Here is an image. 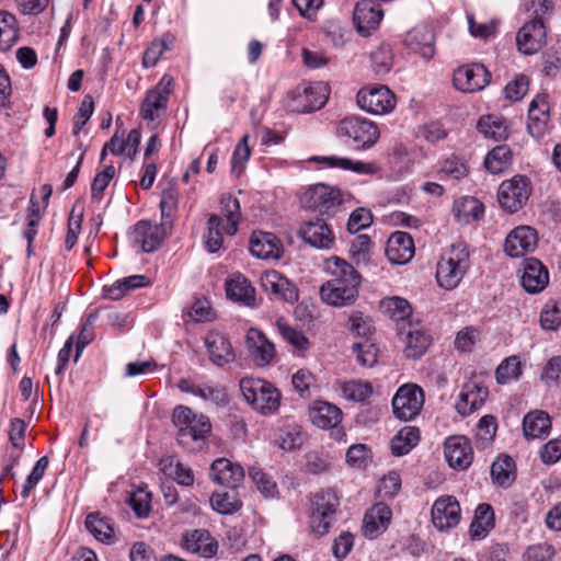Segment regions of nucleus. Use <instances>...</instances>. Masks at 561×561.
I'll return each instance as SVG.
<instances>
[{
	"label": "nucleus",
	"instance_id": "1",
	"mask_svg": "<svg viewBox=\"0 0 561 561\" xmlns=\"http://www.w3.org/2000/svg\"><path fill=\"white\" fill-rule=\"evenodd\" d=\"M324 271L330 278L320 287L321 300L335 308L352 306L359 295V272L346 260L335 255L325 260Z\"/></svg>",
	"mask_w": 561,
	"mask_h": 561
},
{
	"label": "nucleus",
	"instance_id": "2",
	"mask_svg": "<svg viewBox=\"0 0 561 561\" xmlns=\"http://www.w3.org/2000/svg\"><path fill=\"white\" fill-rule=\"evenodd\" d=\"M173 424L176 427L179 445L188 451L201 449L211 431L207 416L195 414L190 408L179 405L173 410Z\"/></svg>",
	"mask_w": 561,
	"mask_h": 561
},
{
	"label": "nucleus",
	"instance_id": "3",
	"mask_svg": "<svg viewBox=\"0 0 561 561\" xmlns=\"http://www.w3.org/2000/svg\"><path fill=\"white\" fill-rule=\"evenodd\" d=\"M469 268L468 247L463 242L454 243L442 253L437 262V284L446 290H453L459 286Z\"/></svg>",
	"mask_w": 561,
	"mask_h": 561
},
{
	"label": "nucleus",
	"instance_id": "4",
	"mask_svg": "<svg viewBox=\"0 0 561 561\" xmlns=\"http://www.w3.org/2000/svg\"><path fill=\"white\" fill-rule=\"evenodd\" d=\"M240 390L245 401L264 415L275 413L280 405V391L266 380L253 377L242 378Z\"/></svg>",
	"mask_w": 561,
	"mask_h": 561
},
{
	"label": "nucleus",
	"instance_id": "5",
	"mask_svg": "<svg viewBox=\"0 0 561 561\" xmlns=\"http://www.w3.org/2000/svg\"><path fill=\"white\" fill-rule=\"evenodd\" d=\"M339 134L346 137L354 149L368 150L377 144L380 129L375 122L365 117L348 116L340 122Z\"/></svg>",
	"mask_w": 561,
	"mask_h": 561
},
{
	"label": "nucleus",
	"instance_id": "6",
	"mask_svg": "<svg viewBox=\"0 0 561 561\" xmlns=\"http://www.w3.org/2000/svg\"><path fill=\"white\" fill-rule=\"evenodd\" d=\"M339 505V497L331 490L320 491L311 497L309 524L313 534L320 537L328 534Z\"/></svg>",
	"mask_w": 561,
	"mask_h": 561
},
{
	"label": "nucleus",
	"instance_id": "7",
	"mask_svg": "<svg viewBox=\"0 0 561 561\" xmlns=\"http://www.w3.org/2000/svg\"><path fill=\"white\" fill-rule=\"evenodd\" d=\"M425 402L423 389L415 383L400 386L392 398V411L397 419L408 422L414 420Z\"/></svg>",
	"mask_w": 561,
	"mask_h": 561
},
{
	"label": "nucleus",
	"instance_id": "8",
	"mask_svg": "<svg viewBox=\"0 0 561 561\" xmlns=\"http://www.w3.org/2000/svg\"><path fill=\"white\" fill-rule=\"evenodd\" d=\"M171 222L162 221L161 224H153L149 220L138 221L131 232L130 240L134 245H137L145 253L157 251L163 240L171 232Z\"/></svg>",
	"mask_w": 561,
	"mask_h": 561
},
{
	"label": "nucleus",
	"instance_id": "9",
	"mask_svg": "<svg viewBox=\"0 0 561 561\" xmlns=\"http://www.w3.org/2000/svg\"><path fill=\"white\" fill-rule=\"evenodd\" d=\"M356 101L360 110L373 115L389 114L397 104L394 93L386 85L360 89L357 92Z\"/></svg>",
	"mask_w": 561,
	"mask_h": 561
},
{
	"label": "nucleus",
	"instance_id": "10",
	"mask_svg": "<svg viewBox=\"0 0 561 561\" xmlns=\"http://www.w3.org/2000/svg\"><path fill=\"white\" fill-rule=\"evenodd\" d=\"M301 206L306 209L330 214L342 203L341 191L323 183L309 186L300 197Z\"/></svg>",
	"mask_w": 561,
	"mask_h": 561
},
{
	"label": "nucleus",
	"instance_id": "11",
	"mask_svg": "<svg viewBox=\"0 0 561 561\" xmlns=\"http://www.w3.org/2000/svg\"><path fill=\"white\" fill-rule=\"evenodd\" d=\"M497 194L500 205L510 213H515L527 203L531 194V183L524 175H515L501 183Z\"/></svg>",
	"mask_w": 561,
	"mask_h": 561
},
{
	"label": "nucleus",
	"instance_id": "12",
	"mask_svg": "<svg viewBox=\"0 0 561 561\" xmlns=\"http://www.w3.org/2000/svg\"><path fill=\"white\" fill-rule=\"evenodd\" d=\"M173 88L172 77L164 75L154 88L149 90L140 106V116L146 121H154L160 112L165 111Z\"/></svg>",
	"mask_w": 561,
	"mask_h": 561
},
{
	"label": "nucleus",
	"instance_id": "13",
	"mask_svg": "<svg viewBox=\"0 0 561 561\" xmlns=\"http://www.w3.org/2000/svg\"><path fill=\"white\" fill-rule=\"evenodd\" d=\"M491 73L482 64L459 67L453 76L454 87L466 93L483 90L490 82Z\"/></svg>",
	"mask_w": 561,
	"mask_h": 561
},
{
	"label": "nucleus",
	"instance_id": "14",
	"mask_svg": "<svg viewBox=\"0 0 561 561\" xmlns=\"http://www.w3.org/2000/svg\"><path fill=\"white\" fill-rule=\"evenodd\" d=\"M245 346L250 358L257 367H267L276 358V348L274 343L256 328L248 330L245 335Z\"/></svg>",
	"mask_w": 561,
	"mask_h": 561
},
{
	"label": "nucleus",
	"instance_id": "15",
	"mask_svg": "<svg viewBox=\"0 0 561 561\" xmlns=\"http://www.w3.org/2000/svg\"><path fill=\"white\" fill-rule=\"evenodd\" d=\"M546 26L542 20L531 19L517 32L516 44L524 55H534L546 44Z\"/></svg>",
	"mask_w": 561,
	"mask_h": 561
},
{
	"label": "nucleus",
	"instance_id": "16",
	"mask_svg": "<svg viewBox=\"0 0 561 561\" xmlns=\"http://www.w3.org/2000/svg\"><path fill=\"white\" fill-rule=\"evenodd\" d=\"M460 513V505L456 497L451 495L440 496L432 507L433 525L439 531L451 529L459 524Z\"/></svg>",
	"mask_w": 561,
	"mask_h": 561
},
{
	"label": "nucleus",
	"instance_id": "17",
	"mask_svg": "<svg viewBox=\"0 0 561 561\" xmlns=\"http://www.w3.org/2000/svg\"><path fill=\"white\" fill-rule=\"evenodd\" d=\"M261 286L267 294L288 304L298 301L297 287L283 274L275 270L265 271L261 275Z\"/></svg>",
	"mask_w": 561,
	"mask_h": 561
},
{
	"label": "nucleus",
	"instance_id": "18",
	"mask_svg": "<svg viewBox=\"0 0 561 561\" xmlns=\"http://www.w3.org/2000/svg\"><path fill=\"white\" fill-rule=\"evenodd\" d=\"M536 230L529 226H519L506 237L504 250L511 257H520L537 248Z\"/></svg>",
	"mask_w": 561,
	"mask_h": 561
},
{
	"label": "nucleus",
	"instance_id": "19",
	"mask_svg": "<svg viewBox=\"0 0 561 561\" xmlns=\"http://www.w3.org/2000/svg\"><path fill=\"white\" fill-rule=\"evenodd\" d=\"M444 454L451 468L465 470L473 460V450L469 439L461 435L450 436L445 440Z\"/></svg>",
	"mask_w": 561,
	"mask_h": 561
},
{
	"label": "nucleus",
	"instance_id": "20",
	"mask_svg": "<svg viewBox=\"0 0 561 561\" xmlns=\"http://www.w3.org/2000/svg\"><path fill=\"white\" fill-rule=\"evenodd\" d=\"M383 18V11L378 2L360 0L356 3L353 20L362 35H369L376 30Z\"/></svg>",
	"mask_w": 561,
	"mask_h": 561
},
{
	"label": "nucleus",
	"instance_id": "21",
	"mask_svg": "<svg viewBox=\"0 0 561 561\" xmlns=\"http://www.w3.org/2000/svg\"><path fill=\"white\" fill-rule=\"evenodd\" d=\"M520 284L529 294L541 293L549 284V272L547 267L538 259H525L523 262Z\"/></svg>",
	"mask_w": 561,
	"mask_h": 561
},
{
	"label": "nucleus",
	"instance_id": "22",
	"mask_svg": "<svg viewBox=\"0 0 561 561\" xmlns=\"http://www.w3.org/2000/svg\"><path fill=\"white\" fill-rule=\"evenodd\" d=\"M302 240L317 249H331L334 244V233L328 224L320 218L308 220L299 229Z\"/></svg>",
	"mask_w": 561,
	"mask_h": 561
},
{
	"label": "nucleus",
	"instance_id": "23",
	"mask_svg": "<svg viewBox=\"0 0 561 561\" xmlns=\"http://www.w3.org/2000/svg\"><path fill=\"white\" fill-rule=\"evenodd\" d=\"M488 396L489 390L485 386L474 380H469L462 386L456 402V409L463 416L470 415L484 404Z\"/></svg>",
	"mask_w": 561,
	"mask_h": 561
},
{
	"label": "nucleus",
	"instance_id": "24",
	"mask_svg": "<svg viewBox=\"0 0 561 561\" xmlns=\"http://www.w3.org/2000/svg\"><path fill=\"white\" fill-rule=\"evenodd\" d=\"M250 252L262 260H277L282 256L280 240L272 232L254 231L250 238Z\"/></svg>",
	"mask_w": 561,
	"mask_h": 561
},
{
	"label": "nucleus",
	"instance_id": "25",
	"mask_svg": "<svg viewBox=\"0 0 561 561\" xmlns=\"http://www.w3.org/2000/svg\"><path fill=\"white\" fill-rule=\"evenodd\" d=\"M205 346L211 363L218 367L232 363L236 358L231 342L220 332L211 331L207 333Z\"/></svg>",
	"mask_w": 561,
	"mask_h": 561
},
{
	"label": "nucleus",
	"instance_id": "26",
	"mask_svg": "<svg viewBox=\"0 0 561 561\" xmlns=\"http://www.w3.org/2000/svg\"><path fill=\"white\" fill-rule=\"evenodd\" d=\"M392 517V511L386 503L379 502L373 505L363 519V531L367 538H375L383 533Z\"/></svg>",
	"mask_w": 561,
	"mask_h": 561
},
{
	"label": "nucleus",
	"instance_id": "27",
	"mask_svg": "<svg viewBox=\"0 0 561 561\" xmlns=\"http://www.w3.org/2000/svg\"><path fill=\"white\" fill-rule=\"evenodd\" d=\"M386 255L393 264H405L414 255V243L411 236L403 231L393 232L386 245Z\"/></svg>",
	"mask_w": 561,
	"mask_h": 561
},
{
	"label": "nucleus",
	"instance_id": "28",
	"mask_svg": "<svg viewBox=\"0 0 561 561\" xmlns=\"http://www.w3.org/2000/svg\"><path fill=\"white\" fill-rule=\"evenodd\" d=\"M213 480L224 486L236 489L244 478L243 468L226 458H219L211 463Z\"/></svg>",
	"mask_w": 561,
	"mask_h": 561
},
{
	"label": "nucleus",
	"instance_id": "29",
	"mask_svg": "<svg viewBox=\"0 0 561 561\" xmlns=\"http://www.w3.org/2000/svg\"><path fill=\"white\" fill-rule=\"evenodd\" d=\"M550 107L548 95L542 93L538 94L531 102L528 108V130L535 137H540L549 121Z\"/></svg>",
	"mask_w": 561,
	"mask_h": 561
},
{
	"label": "nucleus",
	"instance_id": "30",
	"mask_svg": "<svg viewBox=\"0 0 561 561\" xmlns=\"http://www.w3.org/2000/svg\"><path fill=\"white\" fill-rule=\"evenodd\" d=\"M227 297L245 306H254L255 289L250 280L240 273L231 274L226 280Z\"/></svg>",
	"mask_w": 561,
	"mask_h": 561
},
{
	"label": "nucleus",
	"instance_id": "31",
	"mask_svg": "<svg viewBox=\"0 0 561 561\" xmlns=\"http://www.w3.org/2000/svg\"><path fill=\"white\" fill-rule=\"evenodd\" d=\"M182 545L187 551L205 558L213 557L218 549L217 542L211 538L209 531L205 529H195L185 534Z\"/></svg>",
	"mask_w": 561,
	"mask_h": 561
},
{
	"label": "nucleus",
	"instance_id": "32",
	"mask_svg": "<svg viewBox=\"0 0 561 561\" xmlns=\"http://www.w3.org/2000/svg\"><path fill=\"white\" fill-rule=\"evenodd\" d=\"M495 526V515L492 506L481 503L474 511L473 519L469 527V535L472 540H482Z\"/></svg>",
	"mask_w": 561,
	"mask_h": 561
},
{
	"label": "nucleus",
	"instance_id": "33",
	"mask_svg": "<svg viewBox=\"0 0 561 561\" xmlns=\"http://www.w3.org/2000/svg\"><path fill=\"white\" fill-rule=\"evenodd\" d=\"M311 422L319 428L335 427L342 420V411L339 407L325 402L316 401L309 410Z\"/></svg>",
	"mask_w": 561,
	"mask_h": 561
},
{
	"label": "nucleus",
	"instance_id": "34",
	"mask_svg": "<svg viewBox=\"0 0 561 561\" xmlns=\"http://www.w3.org/2000/svg\"><path fill=\"white\" fill-rule=\"evenodd\" d=\"M310 161L324 163L329 168H337L342 170H351L358 174H375L378 172V167L373 162H363L358 160H352L348 158H342L336 156L330 157H311Z\"/></svg>",
	"mask_w": 561,
	"mask_h": 561
},
{
	"label": "nucleus",
	"instance_id": "35",
	"mask_svg": "<svg viewBox=\"0 0 561 561\" xmlns=\"http://www.w3.org/2000/svg\"><path fill=\"white\" fill-rule=\"evenodd\" d=\"M159 468L165 476L172 477L182 486L194 484L193 470L174 456H163L159 461Z\"/></svg>",
	"mask_w": 561,
	"mask_h": 561
},
{
	"label": "nucleus",
	"instance_id": "36",
	"mask_svg": "<svg viewBox=\"0 0 561 561\" xmlns=\"http://www.w3.org/2000/svg\"><path fill=\"white\" fill-rule=\"evenodd\" d=\"M407 45L424 59L430 60L434 54V34L427 27H415L405 37Z\"/></svg>",
	"mask_w": 561,
	"mask_h": 561
},
{
	"label": "nucleus",
	"instance_id": "37",
	"mask_svg": "<svg viewBox=\"0 0 561 561\" xmlns=\"http://www.w3.org/2000/svg\"><path fill=\"white\" fill-rule=\"evenodd\" d=\"M551 430V420L545 411L528 412L523 420L524 435L528 439L547 436Z\"/></svg>",
	"mask_w": 561,
	"mask_h": 561
},
{
	"label": "nucleus",
	"instance_id": "38",
	"mask_svg": "<svg viewBox=\"0 0 561 561\" xmlns=\"http://www.w3.org/2000/svg\"><path fill=\"white\" fill-rule=\"evenodd\" d=\"M453 210L459 222L470 224L482 218L484 206L478 198L465 196L455 201Z\"/></svg>",
	"mask_w": 561,
	"mask_h": 561
},
{
	"label": "nucleus",
	"instance_id": "39",
	"mask_svg": "<svg viewBox=\"0 0 561 561\" xmlns=\"http://www.w3.org/2000/svg\"><path fill=\"white\" fill-rule=\"evenodd\" d=\"M420 442V430L416 426L402 427L391 439V453L396 457L408 455Z\"/></svg>",
	"mask_w": 561,
	"mask_h": 561
},
{
	"label": "nucleus",
	"instance_id": "40",
	"mask_svg": "<svg viewBox=\"0 0 561 561\" xmlns=\"http://www.w3.org/2000/svg\"><path fill=\"white\" fill-rule=\"evenodd\" d=\"M432 343V337L420 328H411L405 336L404 355L411 359L422 357Z\"/></svg>",
	"mask_w": 561,
	"mask_h": 561
},
{
	"label": "nucleus",
	"instance_id": "41",
	"mask_svg": "<svg viewBox=\"0 0 561 561\" xmlns=\"http://www.w3.org/2000/svg\"><path fill=\"white\" fill-rule=\"evenodd\" d=\"M336 390L345 400L353 402H363L373 393L370 382L364 380L339 381Z\"/></svg>",
	"mask_w": 561,
	"mask_h": 561
},
{
	"label": "nucleus",
	"instance_id": "42",
	"mask_svg": "<svg viewBox=\"0 0 561 561\" xmlns=\"http://www.w3.org/2000/svg\"><path fill=\"white\" fill-rule=\"evenodd\" d=\"M478 130L485 137L495 141L506 139L508 127L504 118L496 115L482 116L478 121Z\"/></svg>",
	"mask_w": 561,
	"mask_h": 561
},
{
	"label": "nucleus",
	"instance_id": "43",
	"mask_svg": "<svg viewBox=\"0 0 561 561\" xmlns=\"http://www.w3.org/2000/svg\"><path fill=\"white\" fill-rule=\"evenodd\" d=\"M85 528L96 540L107 545L113 542L114 528L100 513H90L85 517Z\"/></svg>",
	"mask_w": 561,
	"mask_h": 561
},
{
	"label": "nucleus",
	"instance_id": "44",
	"mask_svg": "<svg viewBox=\"0 0 561 561\" xmlns=\"http://www.w3.org/2000/svg\"><path fill=\"white\" fill-rule=\"evenodd\" d=\"M512 150L506 145H499L488 152L484 159L485 169L492 174H499L510 168Z\"/></svg>",
	"mask_w": 561,
	"mask_h": 561
},
{
	"label": "nucleus",
	"instance_id": "45",
	"mask_svg": "<svg viewBox=\"0 0 561 561\" xmlns=\"http://www.w3.org/2000/svg\"><path fill=\"white\" fill-rule=\"evenodd\" d=\"M19 38V26L15 16L0 11V50L8 51Z\"/></svg>",
	"mask_w": 561,
	"mask_h": 561
},
{
	"label": "nucleus",
	"instance_id": "46",
	"mask_svg": "<svg viewBox=\"0 0 561 561\" xmlns=\"http://www.w3.org/2000/svg\"><path fill=\"white\" fill-rule=\"evenodd\" d=\"M381 311L393 321H404L412 314L410 302L401 297L393 296L383 298L380 301Z\"/></svg>",
	"mask_w": 561,
	"mask_h": 561
},
{
	"label": "nucleus",
	"instance_id": "47",
	"mask_svg": "<svg viewBox=\"0 0 561 561\" xmlns=\"http://www.w3.org/2000/svg\"><path fill=\"white\" fill-rule=\"evenodd\" d=\"M514 461L510 456L497 457L491 466V477L501 486H510L514 480Z\"/></svg>",
	"mask_w": 561,
	"mask_h": 561
},
{
	"label": "nucleus",
	"instance_id": "48",
	"mask_svg": "<svg viewBox=\"0 0 561 561\" xmlns=\"http://www.w3.org/2000/svg\"><path fill=\"white\" fill-rule=\"evenodd\" d=\"M220 204L225 216V232L228 236H233L238 230L241 216L239 201L230 195H227L221 197Z\"/></svg>",
	"mask_w": 561,
	"mask_h": 561
},
{
	"label": "nucleus",
	"instance_id": "49",
	"mask_svg": "<svg viewBox=\"0 0 561 561\" xmlns=\"http://www.w3.org/2000/svg\"><path fill=\"white\" fill-rule=\"evenodd\" d=\"M224 218L218 215H210L208 218V231L205 236V245L208 252L216 253L222 247L225 232Z\"/></svg>",
	"mask_w": 561,
	"mask_h": 561
},
{
	"label": "nucleus",
	"instance_id": "50",
	"mask_svg": "<svg viewBox=\"0 0 561 561\" xmlns=\"http://www.w3.org/2000/svg\"><path fill=\"white\" fill-rule=\"evenodd\" d=\"M523 373L522 363L518 356H510L501 362L495 370V379L500 385L517 380Z\"/></svg>",
	"mask_w": 561,
	"mask_h": 561
},
{
	"label": "nucleus",
	"instance_id": "51",
	"mask_svg": "<svg viewBox=\"0 0 561 561\" xmlns=\"http://www.w3.org/2000/svg\"><path fill=\"white\" fill-rule=\"evenodd\" d=\"M439 174L440 179L461 180L469 174V167L462 158L451 154L442 161Z\"/></svg>",
	"mask_w": 561,
	"mask_h": 561
},
{
	"label": "nucleus",
	"instance_id": "52",
	"mask_svg": "<svg viewBox=\"0 0 561 561\" xmlns=\"http://www.w3.org/2000/svg\"><path fill=\"white\" fill-rule=\"evenodd\" d=\"M275 324L280 336L296 350L304 352L309 348V341L305 334L291 328L283 318L277 319Z\"/></svg>",
	"mask_w": 561,
	"mask_h": 561
},
{
	"label": "nucleus",
	"instance_id": "53",
	"mask_svg": "<svg viewBox=\"0 0 561 561\" xmlns=\"http://www.w3.org/2000/svg\"><path fill=\"white\" fill-rule=\"evenodd\" d=\"M173 39L172 35L164 34L161 38L152 41L144 53L142 65L146 68L156 66L161 55L172 45Z\"/></svg>",
	"mask_w": 561,
	"mask_h": 561
},
{
	"label": "nucleus",
	"instance_id": "54",
	"mask_svg": "<svg viewBox=\"0 0 561 561\" xmlns=\"http://www.w3.org/2000/svg\"><path fill=\"white\" fill-rule=\"evenodd\" d=\"M371 67L377 76L388 73L393 64L392 50L388 44H381L370 54Z\"/></svg>",
	"mask_w": 561,
	"mask_h": 561
},
{
	"label": "nucleus",
	"instance_id": "55",
	"mask_svg": "<svg viewBox=\"0 0 561 561\" xmlns=\"http://www.w3.org/2000/svg\"><path fill=\"white\" fill-rule=\"evenodd\" d=\"M249 135H244L233 149L231 157V172L236 175H240L243 172L245 163L250 159L251 149L249 147Z\"/></svg>",
	"mask_w": 561,
	"mask_h": 561
},
{
	"label": "nucleus",
	"instance_id": "56",
	"mask_svg": "<svg viewBox=\"0 0 561 561\" xmlns=\"http://www.w3.org/2000/svg\"><path fill=\"white\" fill-rule=\"evenodd\" d=\"M543 330L556 331L561 325V302L548 301L540 312Z\"/></svg>",
	"mask_w": 561,
	"mask_h": 561
},
{
	"label": "nucleus",
	"instance_id": "57",
	"mask_svg": "<svg viewBox=\"0 0 561 561\" xmlns=\"http://www.w3.org/2000/svg\"><path fill=\"white\" fill-rule=\"evenodd\" d=\"M211 507L220 514H233L241 507V502L229 492L214 493L210 497Z\"/></svg>",
	"mask_w": 561,
	"mask_h": 561
},
{
	"label": "nucleus",
	"instance_id": "58",
	"mask_svg": "<svg viewBox=\"0 0 561 561\" xmlns=\"http://www.w3.org/2000/svg\"><path fill=\"white\" fill-rule=\"evenodd\" d=\"M279 446L284 450H295L302 445L301 427L297 424H288L280 430L278 435Z\"/></svg>",
	"mask_w": 561,
	"mask_h": 561
},
{
	"label": "nucleus",
	"instance_id": "59",
	"mask_svg": "<svg viewBox=\"0 0 561 561\" xmlns=\"http://www.w3.org/2000/svg\"><path fill=\"white\" fill-rule=\"evenodd\" d=\"M556 556V549L548 542H538L528 546L523 554V561H551Z\"/></svg>",
	"mask_w": 561,
	"mask_h": 561
},
{
	"label": "nucleus",
	"instance_id": "60",
	"mask_svg": "<svg viewBox=\"0 0 561 561\" xmlns=\"http://www.w3.org/2000/svg\"><path fill=\"white\" fill-rule=\"evenodd\" d=\"M114 175L115 168L112 164L105 167L104 170L96 173L91 184V196L94 201H101L104 190L108 186Z\"/></svg>",
	"mask_w": 561,
	"mask_h": 561
},
{
	"label": "nucleus",
	"instance_id": "61",
	"mask_svg": "<svg viewBox=\"0 0 561 561\" xmlns=\"http://www.w3.org/2000/svg\"><path fill=\"white\" fill-rule=\"evenodd\" d=\"M401 489V478L396 471L385 474L378 484V494L380 497L392 499Z\"/></svg>",
	"mask_w": 561,
	"mask_h": 561
},
{
	"label": "nucleus",
	"instance_id": "62",
	"mask_svg": "<svg viewBox=\"0 0 561 561\" xmlns=\"http://www.w3.org/2000/svg\"><path fill=\"white\" fill-rule=\"evenodd\" d=\"M48 458L46 456L41 457L35 466L33 467L31 473L26 478V481L21 491V496L26 499L30 495L31 490H33L38 482L42 480L45 470L48 466Z\"/></svg>",
	"mask_w": 561,
	"mask_h": 561
},
{
	"label": "nucleus",
	"instance_id": "63",
	"mask_svg": "<svg viewBox=\"0 0 561 561\" xmlns=\"http://www.w3.org/2000/svg\"><path fill=\"white\" fill-rule=\"evenodd\" d=\"M249 476L252 481L255 483L257 490L267 497H273L277 493L276 483L264 473L262 470L256 468H251L249 471Z\"/></svg>",
	"mask_w": 561,
	"mask_h": 561
},
{
	"label": "nucleus",
	"instance_id": "64",
	"mask_svg": "<svg viewBox=\"0 0 561 561\" xmlns=\"http://www.w3.org/2000/svg\"><path fill=\"white\" fill-rule=\"evenodd\" d=\"M197 397L216 405H225L228 402L225 389L213 382L201 383Z\"/></svg>",
	"mask_w": 561,
	"mask_h": 561
}]
</instances>
